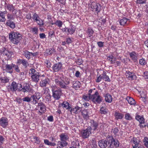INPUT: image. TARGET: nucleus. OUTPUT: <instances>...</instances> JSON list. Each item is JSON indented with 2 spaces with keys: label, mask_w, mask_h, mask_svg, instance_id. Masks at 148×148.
I'll return each mask as SVG.
<instances>
[{
  "label": "nucleus",
  "mask_w": 148,
  "mask_h": 148,
  "mask_svg": "<svg viewBox=\"0 0 148 148\" xmlns=\"http://www.w3.org/2000/svg\"><path fill=\"white\" fill-rule=\"evenodd\" d=\"M9 38L11 42L16 45L18 44L22 39L21 34L18 32H14L10 33L9 35Z\"/></svg>",
  "instance_id": "1"
},
{
  "label": "nucleus",
  "mask_w": 148,
  "mask_h": 148,
  "mask_svg": "<svg viewBox=\"0 0 148 148\" xmlns=\"http://www.w3.org/2000/svg\"><path fill=\"white\" fill-rule=\"evenodd\" d=\"M29 74L30 76H31L32 81L36 83L38 82L40 78L45 76L44 75H41L39 72L36 71L35 69L33 68L30 69Z\"/></svg>",
  "instance_id": "2"
},
{
  "label": "nucleus",
  "mask_w": 148,
  "mask_h": 148,
  "mask_svg": "<svg viewBox=\"0 0 148 148\" xmlns=\"http://www.w3.org/2000/svg\"><path fill=\"white\" fill-rule=\"evenodd\" d=\"M88 7L90 10L93 12H95L98 14L101 10V5L99 3L95 2H90L88 3Z\"/></svg>",
  "instance_id": "3"
},
{
  "label": "nucleus",
  "mask_w": 148,
  "mask_h": 148,
  "mask_svg": "<svg viewBox=\"0 0 148 148\" xmlns=\"http://www.w3.org/2000/svg\"><path fill=\"white\" fill-rule=\"evenodd\" d=\"M63 78L61 75H56L55 77L54 82L56 85L61 88L66 89L67 86L64 84L62 79Z\"/></svg>",
  "instance_id": "4"
},
{
  "label": "nucleus",
  "mask_w": 148,
  "mask_h": 148,
  "mask_svg": "<svg viewBox=\"0 0 148 148\" xmlns=\"http://www.w3.org/2000/svg\"><path fill=\"white\" fill-rule=\"evenodd\" d=\"M60 137L61 138V141L58 142V147L60 148H62L66 146L67 143L66 142V140L69 138L68 136L66 134H62L60 135Z\"/></svg>",
  "instance_id": "5"
},
{
  "label": "nucleus",
  "mask_w": 148,
  "mask_h": 148,
  "mask_svg": "<svg viewBox=\"0 0 148 148\" xmlns=\"http://www.w3.org/2000/svg\"><path fill=\"white\" fill-rule=\"evenodd\" d=\"M45 108V106L42 103H39L35 110L38 111V114L41 115L45 112L46 110Z\"/></svg>",
  "instance_id": "6"
},
{
  "label": "nucleus",
  "mask_w": 148,
  "mask_h": 148,
  "mask_svg": "<svg viewBox=\"0 0 148 148\" xmlns=\"http://www.w3.org/2000/svg\"><path fill=\"white\" fill-rule=\"evenodd\" d=\"M91 99H92L93 102L95 103H100L101 101V97L99 95L98 92H95V94L91 96Z\"/></svg>",
  "instance_id": "7"
},
{
  "label": "nucleus",
  "mask_w": 148,
  "mask_h": 148,
  "mask_svg": "<svg viewBox=\"0 0 148 148\" xmlns=\"http://www.w3.org/2000/svg\"><path fill=\"white\" fill-rule=\"evenodd\" d=\"M53 96L56 100L59 99L61 95L62 92L60 90L53 88L52 89Z\"/></svg>",
  "instance_id": "8"
},
{
  "label": "nucleus",
  "mask_w": 148,
  "mask_h": 148,
  "mask_svg": "<svg viewBox=\"0 0 148 148\" xmlns=\"http://www.w3.org/2000/svg\"><path fill=\"white\" fill-rule=\"evenodd\" d=\"M41 78V81L40 82V86L41 87H46L49 84V79L48 78L45 77Z\"/></svg>",
  "instance_id": "9"
},
{
  "label": "nucleus",
  "mask_w": 148,
  "mask_h": 148,
  "mask_svg": "<svg viewBox=\"0 0 148 148\" xmlns=\"http://www.w3.org/2000/svg\"><path fill=\"white\" fill-rule=\"evenodd\" d=\"M88 125L90 126L89 128L95 130H96L98 127V123L96 121H95L93 120H90L88 123Z\"/></svg>",
  "instance_id": "10"
},
{
  "label": "nucleus",
  "mask_w": 148,
  "mask_h": 148,
  "mask_svg": "<svg viewBox=\"0 0 148 148\" xmlns=\"http://www.w3.org/2000/svg\"><path fill=\"white\" fill-rule=\"evenodd\" d=\"M108 144L109 145V147H111V145L113 143L114 145L116 147L119 145V142L117 140L114 139L112 136H109V140H108Z\"/></svg>",
  "instance_id": "11"
},
{
  "label": "nucleus",
  "mask_w": 148,
  "mask_h": 148,
  "mask_svg": "<svg viewBox=\"0 0 148 148\" xmlns=\"http://www.w3.org/2000/svg\"><path fill=\"white\" fill-rule=\"evenodd\" d=\"M3 55L7 59L10 58L12 56L13 53L11 51H8L7 49L4 47L3 48Z\"/></svg>",
  "instance_id": "12"
},
{
  "label": "nucleus",
  "mask_w": 148,
  "mask_h": 148,
  "mask_svg": "<svg viewBox=\"0 0 148 148\" xmlns=\"http://www.w3.org/2000/svg\"><path fill=\"white\" fill-rule=\"evenodd\" d=\"M13 63L10 64H6L5 66H3V69L5 71L10 73H12L13 72V68L14 66Z\"/></svg>",
  "instance_id": "13"
},
{
  "label": "nucleus",
  "mask_w": 148,
  "mask_h": 148,
  "mask_svg": "<svg viewBox=\"0 0 148 148\" xmlns=\"http://www.w3.org/2000/svg\"><path fill=\"white\" fill-rule=\"evenodd\" d=\"M92 113V111L90 109H85L82 110V114L83 118L84 119H88L89 115Z\"/></svg>",
  "instance_id": "14"
},
{
  "label": "nucleus",
  "mask_w": 148,
  "mask_h": 148,
  "mask_svg": "<svg viewBox=\"0 0 148 148\" xmlns=\"http://www.w3.org/2000/svg\"><path fill=\"white\" fill-rule=\"evenodd\" d=\"M91 133L90 128H89V127H88L86 130L82 131L81 133L83 138H86L89 137V135Z\"/></svg>",
  "instance_id": "15"
},
{
  "label": "nucleus",
  "mask_w": 148,
  "mask_h": 148,
  "mask_svg": "<svg viewBox=\"0 0 148 148\" xmlns=\"http://www.w3.org/2000/svg\"><path fill=\"white\" fill-rule=\"evenodd\" d=\"M108 139L109 140V137H108L107 140L103 139L100 140L98 142V145L99 147L101 148H106L109 145L108 144Z\"/></svg>",
  "instance_id": "16"
},
{
  "label": "nucleus",
  "mask_w": 148,
  "mask_h": 148,
  "mask_svg": "<svg viewBox=\"0 0 148 148\" xmlns=\"http://www.w3.org/2000/svg\"><path fill=\"white\" fill-rule=\"evenodd\" d=\"M8 125V120L6 117H2L0 119V125L3 128Z\"/></svg>",
  "instance_id": "17"
},
{
  "label": "nucleus",
  "mask_w": 148,
  "mask_h": 148,
  "mask_svg": "<svg viewBox=\"0 0 148 148\" xmlns=\"http://www.w3.org/2000/svg\"><path fill=\"white\" fill-rule=\"evenodd\" d=\"M17 83L15 82H12L10 85L8 86V90L9 91L14 92L16 90Z\"/></svg>",
  "instance_id": "18"
},
{
  "label": "nucleus",
  "mask_w": 148,
  "mask_h": 148,
  "mask_svg": "<svg viewBox=\"0 0 148 148\" xmlns=\"http://www.w3.org/2000/svg\"><path fill=\"white\" fill-rule=\"evenodd\" d=\"M62 67V64L60 62L54 64L52 67L53 70L55 72H58Z\"/></svg>",
  "instance_id": "19"
},
{
  "label": "nucleus",
  "mask_w": 148,
  "mask_h": 148,
  "mask_svg": "<svg viewBox=\"0 0 148 148\" xmlns=\"http://www.w3.org/2000/svg\"><path fill=\"white\" fill-rule=\"evenodd\" d=\"M81 110V108L78 106H76L74 107H71V108L69 110L71 112H73V113L75 114H77L78 112H80Z\"/></svg>",
  "instance_id": "20"
},
{
  "label": "nucleus",
  "mask_w": 148,
  "mask_h": 148,
  "mask_svg": "<svg viewBox=\"0 0 148 148\" xmlns=\"http://www.w3.org/2000/svg\"><path fill=\"white\" fill-rule=\"evenodd\" d=\"M104 97L106 102L110 103L112 101L113 98L110 94L108 93L105 94L104 95Z\"/></svg>",
  "instance_id": "21"
},
{
  "label": "nucleus",
  "mask_w": 148,
  "mask_h": 148,
  "mask_svg": "<svg viewBox=\"0 0 148 148\" xmlns=\"http://www.w3.org/2000/svg\"><path fill=\"white\" fill-rule=\"evenodd\" d=\"M125 75L127 78L130 79L131 78L132 79H134L136 78V76L134 73L130 72V71H127Z\"/></svg>",
  "instance_id": "22"
},
{
  "label": "nucleus",
  "mask_w": 148,
  "mask_h": 148,
  "mask_svg": "<svg viewBox=\"0 0 148 148\" xmlns=\"http://www.w3.org/2000/svg\"><path fill=\"white\" fill-rule=\"evenodd\" d=\"M22 92H29L30 91V86L27 83H24L23 86Z\"/></svg>",
  "instance_id": "23"
},
{
  "label": "nucleus",
  "mask_w": 148,
  "mask_h": 148,
  "mask_svg": "<svg viewBox=\"0 0 148 148\" xmlns=\"http://www.w3.org/2000/svg\"><path fill=\"white\" fill-rule=\"evenodd\" d=\"M76 27L74 26L71 25L69 27H68V34H72L75 32Z\"/></svg>",
  "instance_id": "24"
},
{
  "label": "nucleus",
  "mask_w": 148,
  "mask_h": 148,
  "mask_svg": "<svg viewBox=\"0 0 148 148\" xmlns=\"http://www.w3.org/2000/svg\"><path fill=\"white\" fill-rule=\"evenodd\" d=\"M130 57L134 62H136L137 60V54L135 52L133 51L130 53Z\"/></svg>",
  "instance_id": "25"
},
{
  "label": "nucleus",
  "mask_w": 148,
  "mask_h": 148,
  "mask_svg": "<svg viewBox=\"0 0 148 148\" xmlns=\"http://www.w3.org/2000/svg\"><path fill=\"white\" fill-rule=\"evenodd\" d=\"M17 64H22L23 66L27 67L28 65V63L27 61L25 59H18L17 62Z\"/></svg>",
  "instance_id": "26"
},
{
  "label": "nucleus",
  "mask_w": 148,
  "mask_h": 148,
  "mask_svg": "<svg viewBox=\"0 0 148 148\" xmlns=\"http://www.w3.org/2000/svg\"><path fill=\"white\" fill-rule=\"evenodd\" d=\"M102 78V79L106 82H110V79L109 78V76L106 75V72L104 71H103L102 74L101 75Z\"/></svg>",
  "instance_id": "27"
},
{
  "label": "nucleus",
  "mask_w": 148,
  "mask_h": 148,
  "mask_svg": "<svg viewBox=\"0 0 148 148\" xmlns=\"http://www.w3.org/2000/svg\"><path fill=\"white\" fill-rule=\"evenodd\" d=\"M61 105L63 108H65L67 110H69L71 108L69 103L66 101L63 102Z\"/></svg>",
  "instance_id": "28"
},
{
  "label": "nucleus",
  "mask_w": 148,
  "mask_h": 148,
  "mask_svg": "<svg viewBox=\"0 0 148 148\" xmlns=\"http://www.w3.org/2000/svg\"><path fill=\"white\" fill-rule=\"evenodd\" d=\"M6 25L12 29L14 28L15 27V23L13 21L10 20H7Z\"/></svg>",
  "instance_id": "29"
},
{
  "label": "nucleus",
  "mask_w": 148,
  "mask_h": 148,
  "mask_svg": "<svg viewBox=\"0 0 148 148\" xmlns=\"http://www.w3.org/2000/svg\"><path fill=\"white\" fill-rule=\"evenodd\" d=\"M135 119L139 122L140 123H145V119L143 116L137 114L136 116Z\"/></svg>",
  "instance_id": "30"
},
{
  "label": "nucleus",
  "mask_w": 148,
  "mask_h": 148,
  "mask_svg": "<svg viewBox=\"0 0 148 148\" xmlns=\"http://www.w3.org/2000/svg\"><path fill=\"white\" fill-rule=\"evenodd\" d=\"M107 59L111 64H114L116 60V58L112 55H111L108 57Z\"/></svg>",
  "instance_id": "31"
},
{
  "label": "nucleus",
  "mask_w": 148,
  "mask_h": 148,
  "mask_svg": "<svg viewBox=\"0 0 148 148\" xmlns=\"http://www.w3.org/2000/svg\"><path fill=\"white\" fill-rule=\"evenodd\" d=\"M126 99L128 103L131 105H134L136 104L135 100L130 97H127Z\"/></svg>",
  "instance_id": "32"
},
{
  "label": "nucleus",
  "mask_w": 148,
  "mask_h": 148,
  "mask_svg": "<svg viewBox=\"0 0 148 148\" xmlns=\"http://www.w3.org/2000/svg\"><path fill=\"white\" fill-rule=\"evenodd\" d=\"M31 52L27 51H23V55L25 56L26 58L29 60L31 58Z\"/></svg>",
  "instance_id": "33"
},
{
  "label": "nucleus",
  "mask_w": 148,
  "mask_h": 148,
  "mask_svg": "<svg viewBox=\"0 0 148 148\" xmlns=\"http://www.w3.org/2000/svg\"><path fill=\"white\" fill-rule=\"evenodd\" d=\"M90 145L92 148H95L97 147V145L96 143L95 139L94 138H92L90 141Z\"/></svg>",
  "instance_id": "34"
},
{
  "label": "nucleus",
  "mask_w": 148,
  "mask_h": 148,
  "mask_svg": "<svg viewBox=\"0 0 148 148\" xmlns=\"http://www.w3.org/2000/svg\"><path fill=\"white\" fill-rule=\"evenodd\" d=\"M55 52L56 50L53 48H50L46 50V53L48 55H51L53 53Z\"/></svg>",
  "instance_id": "35"
},
{
  "label": "nucleus",
  "mask_w": 148,
  "mask_h": 148,
  "mask_svg": "<svg viewBox=\"0 0 148 148\" xmlns=\"http://www.w3.org/2000/svg\"><path fill=\"white\" fill-rule=\"evenodd\" d=\"M79 143L78 141H73L72 142V146L74 148H79Z\"/></svg>",
  "instance_id": "36"
},
{
  "label": "nucleus",
  "mask_w": 148,
  "mask_h": 148,
  "mask_svg": "<svg viewBox=\"0 0 148 148\" xmlns=\"http://www.w3.org/2000/svg\"><path fill=\"white\" fill-rule=\"evenodd\" d=\"M115 116L116 118L117 119H121L123 116V115L122 114L117 112H115Z\"/></svg>",
  "instance_id": "37"
},
{
  "label": "nucleus",
  "mask_w": 148,
  "mask_h": 148,
  "mask_svg": "<svg viewBox=\"0 0 148 148\" xmlns=\"http://www.w3.org/2000/svg\"><path fill=\"white\" fill-rule=\"evenodd\" d=\"M55 25L59 28L62 27L63 24L62 22L60 20H57L55 22Z\"/></svg>",
  "instance_id": "38"
},
{
  "label": "nucleus",
  "mask_w": 148,
  "mask_h": 148,
  "mask_svg": "<svg viewBox=\"0 0 148 148\" xmlns=\"http://www.w3.org/2000/svg\"><path fill=\"white\" fill-rule=\"evenodd\" d=\"M127 20H129V19L124 18L123 19L120 20L119 21V23L121 25L124 26L126 23Z\"/></svg>",
  "instance_id": "39"
},
{
  "label": "nucleus",
  "mask_w": 148,
  "mask_h": 148,
  "mask_svg": "<svg viewBox=\"0 0 148 148\" xmlns=\"http://www.w3.org/2000/svg\"><path fill=\"white\" fill-rule=\"evenodd\" d=\"M31 99L32 103L33 104H35L38 103V99L36 98L33 95H32L31 97Z\"/></svg>",
  "instance_id": "40"
},
{
  "label": "nucleus",
  "mask_w": 148,
  "mask_h": 148,
  "mask_svg": "<svg viewBox=\"0 0 148 148\" xmlns=\"http://www.w3.org/2000/svg\"><path fill=\"white\" fill-rule=\"evenodd\" d=\"M36 22L37 24L39 25L40 27H42L44 25L43 21L40 18H38Z\"/></svg>",
  "instance_id": "41"
},
{
  "label": "nucleus",
  "mask_w": 148,
  "mask_h": 148,
  "mask_svg": "<svg viewBox=\"0 0 148 148\" xmlns=\"http://www.w3.org/2000/svg\"><path fill=\"white\" fill-rule=\"evenodd\" d=\"M72 83L73 84V87L74 88H79L80 86V83L78 81H76L75 82H73Z\"/></svg>",
  "instance_id": "42"
},
{
  "label": "nucleus",
  "mask_w": 148,
  "mask_h": 148,
  "mask_svg": "<svg viewBox=\"0 0 148 148\" xmlns=\"http://www.w3.org/2000/svg\"><path fill=\"white\" fill-rule=\"evenodd\" d=\"M44 142L46 145H48L54 146L56 145V144L54 143L50 142L47 139L44 140Z\"/></svg>",
  "instance_id": "43"
},
{
  "label": "nucleus",
  "mask_w": 148,
  "mask_h": 148,
  "mask_svg": "<svg viewBox=\"0 0 148 148\" xmlns=\"http://www.w3.org/2000/svg\"><path fill=\"white\" fill-rule=\"evenodd\" d=\"M32 139V140L34 142L37 144H39L40 142L39 138L37 137L34 136Z\"/></svg>",
  "instance_id": "44"
},
{
  "label": "nucleus",
  "mask_w": 148,
  "mask_h": 148,
  "mask_svg": "<svg viewBox=\"0 0 148 148\" xmlns=\"http://www.w3.org/2000/svg\"><path fill=\"white\" fill-rule=\"evenodd\" d=\"M0 80L2 83H6L9 81V79L6 77H2L0 78Z\"/></svg>",
  "instance_id": "45"
},
{
  "label": "nucleus",
  "mask_w": 148,
  "mask_h": 148,
  "mask_svg": "<svg viewBox=\"0 0 148 148\" xmlns=\"http://www.w3.org/2000/svg\"><path fill=\"white\" fill-rule=\"evenodd\" d=\"M5 7L9 11L12 10L14 9V7L12 5L10 4H7Z\"/></svg>",
  "instance_id": "46"
},
{
  "label": "nucleus",
  "mask_w": 148,
  "mask_h": 148,
  "mask_svg": "<svg viewBox=\"0 0 148 148\" xmlns=\"http://www.w3.org/2000/svg\"><path fill=\"white\" fill-rule=\"evenodd\" d=\"M93 32H94L92 29H88L87 33L88 34V37H91L93 34Z\"/></svg>",
  "instance_id": "47"
},
{
  "label": "nucleus",
  "mask_w": 148,
  "mask_h": 148,
  "mask_svg": "<svg viewBox=\"0 0 148 148\" xmlns=\"http://www.w3.org/2000/svg\"><path fill=\"white\" fill-rule=\"evenodd\" d=\"M32 32L34 34H38V29L36 27H34L32 28L31 29Z\"/></svg>",
  "instance_id": "48"
},
{
  "label": "nucleus",
  "mask_w": 148,
  "mask_h": 148,
  "mask_svg": "<svg viewBox=\"0 0 148 148\" xmlns=\"http://www.w3.org/2000/svg\"><path fill=\"white\" fill-rule=\"evenodd\" d=\"M91 96L88 95H84L83 96V99L86 101H88L91 99Z\"/></svg>",
  "instance_id": "49"
},
{
  "label": "nucleus",
  "mask_w": 148,
  "mask_h": 148,
  "mask_svg": "<svg viewBox=\"0 0 148 148\" xmlns=\"http://www.w3.org/2000/svg\"><path fill=\"white\" fill-rule=\"evenodd\" d=\"M100 113L101 114H106L107 113L106 108L102 107L100 109Z\"/></svg>",
  "instance_id": "50"
},
{
  "label": "nucleus",
  "mask_w": 148,
  "mask_h": 148,
  "mask_svg": "<svg viewBox=\"0 0 148 148\" xmlns=\"http://www.w3.org/2000/svg\"><path fill=\"white\" fill-rule=\"evenodd\" d=\"M17 87L16 88V90L19 91H22L23 88L22 85L20 84H17Z\"/></svg>",
  "instance_id": "51"
},
{
  "label": "nucleus",
  "mask_w": 148,
  "mask_h": 148,
  "mask_svg": "<svg viewBox=\"0 0 148 148\" xmlns=\"http://www.w3.org/2000/svg\"><path fill=\"white\" fill-rule=\"evenodd\" d=\"M22 100L23 101H25L28 102H30L31 101V97H28L27 96L23 98Z\"/></svg>",
  "instance_id": "52"
},
{
  "label": "nucleus",
  "mask_w": 148,
  "mask_h": 148,
  "mask_svg": "<svg viewBox=\"0 0 148 148\" xmlns=\"http://www.w3.org/2000/svg\"><path fill=\"white\" fill-rule=\"evenodd\" d=\"M139 63L142 65H145L147 64V62L145 59L142 58L139 60Z\"/></svg>",
  "instance_id": "53"
},
{
  "label": "nucleus",
  "mask_w": 148,
  "mask_h": 148,
  "mask_svg": "<svg viewBox=\"0 0 148 148\" xmlns=\"http://www.w3.org/2000/svg\"><path fill=\"white\" fill-rule=\"evenodd\" d=\"M147 0H137L136 3L137 4H143L146 3Z\"/></svg>",
  "instance_id": "54"
},
{
  "label": "nucleus",
  "mask_w": 148,
  "mask_h": 148,
  "mask_svg": "<svg viewBox=\"0 0 148 148\" xmlns=\"http://www.w3.org/2000/svg\"><path fill=\"white\" fill-rule=\"evenodd\" d=\"M49 89L48 88L45 87L43 88V90L42 91V93L43 94H47L49 92Z\"/></svg>",
  "instance_id": "55"
},
{
  "label": "nucleus",
  "mask_w": 148,
  "mask_h": 148,
  "mask_svg": "<svg viewBox=\"0 0 148 148\" xmlns=\"http://www.w3.org/2000/svg\"><path fill=\"white\" fill-rule=\"evenodd\" d=\"M73 38H67L66 39V42L67 44H69L72 42L73 41Z\"/></svg>",
  "instance_id": "56"
},
{
  "label": "nucleus",
  "mask_w": 148,
  "mask_h": 148,
  "mask_svg": "<svg viewBox=\"0 0 148 148\" xmlns=\"http://www.w3.org/2000/svg\"><path fill=\"white\" fill-rule=\"evenodd\" d=\"M33 95L38 100H39L41 97L40 94L38 92L35 93V94Z\"/></svg>",
  "instance_id": "57"
},
{
  "label": "nucleus",
  "mask_w": 148,
  "mask_h": 148,
  "mask_svg": "<svg viewBox=\"0 0 148 148\" xmlns=\"http://www.w3.org/2000/svg\"><path fill=\"white\" fill-rule=\"evenodd\" d=\"M39 16L36 13H34L33 15L32 18L34 21H36L39 18Z\"/></svg>",
  "instance_id": "58"
},
{
  "label": "nucleus",
  "mask_w": 148,
  "mask_h": 148,
  "mask_svg": "<svg viewBox=\"0 0 148 148\" xmlns=\"http://www.w3.org/2000/svg\"><path fill=\"white\" fill-rule=\"evenodd\" d=\"M6 21L5 16L3 15L0 14V21L1 22H4Z\"/></svg>",
  "instance_id": "59"
},
{
  "label": "nucleus",
  "mask_w": 148,
  "mask_h": 148,
  "mask_svg": "<svg viewBox=\"0 0 148 148\" xmlns=\"http://www.w3.org/2000/svg\"><path fill=\"white\" fill-rule=\"evenodd\" d=\"M144 142L145 146L148 147V138L147 137H145L144 140Z\"/></svg>",
  "instance_id": "60"
},
{
  "label": "nucleus",
  "mask_w": 148,
  "mask_h": 148,
  "mask_svg": "<svg viewBox=\"0 0 148 148\" xmlns=\"http://www.w3.org/2000/svg\"><path fill=\"white\" fill-rule=\"evenodd\" d=\"M125 119L127 120H131L132 119V117L129 114L127 113L125 115Z\"/></svg>",
  "instance_id": "61"
},
{
  "label": "nucleus",
  "mask_w": 148,
  "mask_h": 148,
  "mask_svg": "<svg viewBox=\"0 0 148 148\" xmlns=\"http://www.w3.org/2000/svg\"><path fill=\"white\" fill-rule=\"evenodd\" d=\"M13 68H14V70L16 72L18 73H19L20 72V70L18 66L14 64Z\"/></svg>",
  "instance_id": "62"
},
{
  "label": "nucleus",
  "mask_w": 148,
  "mask_h": 148,
  "mask_svg": "<svg viewBox=\"0 0 148 148\" xmlns=\"http://www.w3.org/2000/svg\"><path fill=\"white\" fill-rule=\"evenodd\" d=\"M63 82L65 85H67L70 83V79L68 78H66L64 81L63 80Z\"/></svg>",
  "instance_id": "63"
},
{
  "label": "nucleus",
  "mask_w": 148,
  "mask_h": 148,
  "mask_svg": "<svg viewBox=\"0 0 148 148\" xmlns=\"http://www.w3.org/2000/svg\"><path fill=\"white\" fill-rule=\"evenodd\" d=\"M102 79V78L100 75L97 77V79L96 80V82L97 83H99L101 82Z\"/></svg>",
  "instance_id": "64"
}]
</instances>
